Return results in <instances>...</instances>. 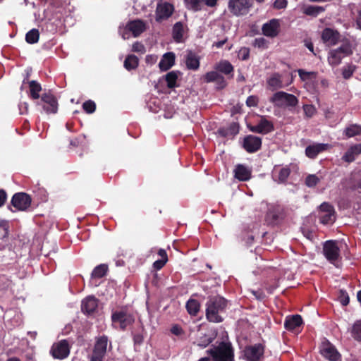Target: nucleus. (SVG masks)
Segmentation results:
<instances>
[{"label":"nucleus","mask_w":361,"mask_h":361,"mask_svg":"<svg viewBox=\"0 0 361 361\" xmlns=\"http://www.w3.org/2000/svg\"><path fill=\"white\" fill-rule=\"evenodd\" d=\"M206 317L209 322H221L222 314L227 307V301L221 296H215L209 299L206 304Z\"/></svg>","instance_id":"nucleus-1"},{"label":"nucleus","mask_w":361,"mask_h":361,"mask_svg":"<svg viewBox=\"0 0 361 361\" xmlns=\"http://www.w3.org/2000/svg\"><path fill=\"white\" fill-rule=\"evenodd\" d=\"M185 6L188 9L192 10L194 11H200L201 2L200 0H185Z\"/></svg>","instance_id":"nucleus-45"},{"label":"nucleus","mask_w":361,"mask_h":361,"mask_svg":"<svg viewBox=\"0 0 361 361\" xmlns=\"http://www.w3.org/2000/svg\"><path fill=\"white\" fill-rule=\"evenodd\" d=\"M36 105L42 106L47 114H56L58 110L57 100L50 92L43 93L40 100L36 102Z\"/></svg>","instance_id":"nucleus-6"},{"label":"nucleus","mask_w":361,"mask_h":361,"mask_svg":"<svg viewBox=\"0 0 361 361\" xmlns=\"http://www.w3.org/2000/svg\"><path fill=\"white\" fill-rule=\"evenodd\" d=\"M185 64L188 69L197 70L200 67V58L197 54L192 51H188L185 56Z\"/></svg>","instance_id":"nucleus-25"},{"label":"nucleus","mask_w":361,"mask_h":361,"mask_svg":"<svg viewBox=\"0 0 361 361\" xmlns=\"http://www.w3.org/2000/svg\"><path fill=\"white\" fill-rule=\"evenodd\" d=\"M108 271V267L105 264H101L93 269L91 277L92 279H100L104 276Z\"/></svg>","instance_id":"nucleus-36"},{"label":"nucleus","mask_w":361,"mask_h":361,"mask_svg":"<svg viewBox=\"0 0 361 361\" xmlns=\"http://www.w3.org/2000/svg\"><path fill=\"white\" fill-rule=\"evenodd\" d=\"M228 6L233 15L239 16L248 13L251 4L250 0H229Z\"/></svg>","instance_id":"nucleus-9"},{"label":"nucleus","mask_w":361,"mask_h":361,"mask_svg":"<svg viewBox=\"0 0 361 361\" xmlns=\"http://www.w3.org/2000/svg\"><path fill=\"white\" fill-rule=\"evenodd\" d=\"M319 182V178L314 174L307 176L305 179V184L309 188L314 187Z\"/></svg>","instance_id":"nucleus-49"},{"label":"nucleus","mask_w":361,"mask_h":361,"mask_svg":"<svg viewBox=\"0 0 361 361\" xmlns=\"http://www.w3.org/2000/svg\"><path fill=\"white\" fill-rule=\"evenodd\" d=\"M107 343H108L107 336H103L97 340L94 348L98 351H100V352L106 354Z\"/></svg>","instance_id":"nucleus-40"},{"label":"nucleus","mask_w":361,"mask_h":361,"mask_svg":"<svg viewBox=\"0 0 361 361\" xmlns=\"http://www.w3.org/2000/svg\"><path fill=\"white\" fill-rule=\"evenodd\" d=\"M174 11L173 6L168 2L161 1L157 4L155 11V20L161 22L170 18Z\"/></svg>","instance_id":"nucleus-10"},{"label":"nucleus","mask_w":361,"mask_h":361,"mask_svg":"<svg viewBox=\"0 0 361 361\" xmlns=\"http://www.w3.org/2000/svg\"><path fill=\"white\" fill-rule=\"evenodd\" d=\"M290 171L288 167L281 168L279 171L278 176V182L283 183L286 181L287 178L290 176Z\"/></svg>","instance_id":"nucleus-46"},{"label":"nucleus","mask_w":361,"mask_h":361,"mask_svg":"<svg viewBox=\"0 0 361 361\" xmlns=\"http://www.w3.org/2000/svg\"><path fill=\"white\" fill-rule=\"evenodd\" d=\"M343 58L344 56L339 54L338 51L333 49L329 53L328 61L331 66H336L341 63Z\"/></svg>","instance_id":"nucleus-33"},{"label":"nucleus","mask_w":361,"mask_h":361,"mask_svg":"<svg viewBox=\"0 0 361 361\" xmlns=\"http://www.w3.org/2000/svg\"><path fill=\"white\" fill-rule=\"evenodd\" d=\"M8 234V223L7 221L0 219V239L4 238Z\"/></svg>","instance_id":"nucleus-47"},{"label":"nucleus","mask_w":361,"mask_h":361,"mask_svg":"<svg viewBox=\"0 0 361 361\" xmlns=\"http://www.w3.org/2000/svg\"><path fill=\"white\" fill-rule=\"evenodd\" d=\"M320 353L329 361H339L341 355L336 348L329 341L323 342L320 346Z\"/></svg>","instance_id":"nucleus-14"},{"label":"nucleus","mask_w":361,"mask_h":361,"mask_svg":"<svg viewBox=\"0 0 361 361\" xmlns=\"http://www.w3.org/2000/svg\"><path fill=\"white\" fill-rule=\"evenodd\" d=\"M132 50L135 52L143 54L145 52V47L142 43L136 42L133 44Z\"/></svg>","instance_id":"nucleus-56"},{"label":"nucleus","mask_w":361,"mask_h":361,"mask_svg":"<svg viewBox=\"0 0 361 361\" xmlns=\"http://www.w3.org/2000/svg\"><path fill=\"white\" fill-rule=\"evenodd\" d=\"M29 87L30 97L32 99H39V98L41 99L39 92L42 91V86L39 82H37L36 80H31L29 82Z\"/></svg>","instance_id":"nucleus-29"},{"label":"nucleus","mask_w":361,"mask_h":361,"mask_svg":"<svg viewBox=\"0 0 361 361\" xmlns=\"http://www.w3.org/2000/svg\"><path fill=\"white\" fill-rule=\"evenodd\" d=\"M262 31L264 35L274 38L280 31V22L279 19H271L262 25Z\"/></svg>","instance_id":"nucleus-15"},{"label":"nucleus","mask_w":361,"mask_h":361,"mask_svg":"<svg viewBox=\"0 0 361 361\" xmlns=\"http://www.w3.org/2000/svg\"><path fill=\"white\" fill-rule=\"evenodd\" d=\"M204 80L206 82H212L216 81L219 84L222 85V86L224 85V78L219 75L216 71H210L204 75Z\"/></svg>","instance_id":"nucleus-30"},{"label":"nucleus","mask_w":361,"mask_h":361,"mask_svg":"<svg viewBox=\"0 0 361 361\" xmlns=\"http://www.w3.org/2000/svg\"><path fill=\"white\" fill-rule=\"evenodd\" d=\"M98 306V300L94 296H88L85 298L81 304V310L82 312L87 314L93 313Z\"/></svg>","instance_id":"nucleus-19"},{"label":"nucleus","mask_w":361,"mask_h":361,"mask_svg":"<svg viewBox=\"0 0 361 361\" xmlns=\"http://www.w3.org/2000/svg\"><path fill=\"white\" fill-rule=\"evenodd\" d=\"M361 154V144L352 145L342 157V159L348 163L353 162L357 156Z\"/></svg>","instance_id":"nucleus-23"},{"label":"nucleus","mask_w":361,"mask_h":361,"mask_svg":"<svg viewBox=\"0 0 361 361\" xmlns=\"http://www.w3.org/2000/svg\"><path fill=\"white\" fill-rule=\"evenodd\" d=\"M279 216V209L275 205L269 206L268 211L267 213V221L269 224H275Z\"/></svg>","instance_id":"nucleus-31"},{"label":"nucleus","mask_w":361,"mask_h":361,"mask_svg":"<svg viewBox=\"0 0 361 361\" xmlns=\"http://www.w3.org/2000/svg\"><path fill=\"white\" fill-rule=\"evenodd\" d=\"M6 200V193L4 190H0V207L4 205Z\"/></svg>","instance_id":"nucleus-64"},{"label":"nucleus","mask_w":361,"mask_h":361,"mask_svg":"<svg viewBox=\"0 0 361 361\" xmlns=\"http://www.w3.org/2000/svg\"><path fill=\"white\" fill-rule=\"evenodd\" d=\"M342 185L345 190L356 191L361 193V178L355 180L352 176L345 178L342 181Z\"/></svg>","instance_id":"nucleus-22"},{"label":"nucleus","mask_w":361,"mask_h":361,"mask_svg":"<svg viewBox=\"0 0 361 361\" xmlns=\"http://www.w3.org/2000/svg\"><path fill=\"white\" fill-rule=\"evenodd\" d=\"M351 334L354 339L361 342V320L356 322L353 324Z\"/></svg>","instance_id":"nucleus-43"},{"label":"nucleus","mask_w":361,"mask_h":361,"mask_svg":"<svg viewBox=\"0 0 361 361\" xmlns=\"http://www.w3.org/2000/svg\"><path fill=\"white\" fill-rule=\"evenodd\" d=\"M355 66L353 65H348L343 68V76L344 78L348 79L350 78L355 71Z\"/></svg>","instance_id":"nucleus-53"},{"label":"nucleus","mask_w":361,"mask_h":361,"mask_svg":"<svg viewBox=\"0 0 361 361\" xmlns=\"http://www.w3.org/2000/svg\"><path fill=\"white\" fill-rule=\"evenodd\" d=\"M184 27L181 22H177L174 24L172 30V36L174 41L177 43L183 42Z\"/></svg>","instance_id":"nucleus-27"},{"label":"nucleus","mask_w":361,"mask_h":361,"mask_svg":"<svg viewBox=\"0 0 361 361\" xmlns=\"http://www.w3.org/2000/svg\"><path fill=\"white\" fill-rule=\"evenodd\" d=\"M298 72L302 80H306L310 78V75H315L314 72H307L302 69H299Z\"/></svg>","instance_id":"nucleus-59"},{"label":"nucleus","mask_w":361,"mask_h":361,"mask_svg":"<svg viewBox=\"0 0 361 361\" xmlns=\"http://www.w3.org/2000/svg\"><path fill=\"white\" fill-rule=\"evenodd\" d=\"M325 11L324 7L321 6L308 5L302 8V13L309 16L317 17L319 14Z\"/></svg>","instance_id":"nucleus-28"},{"label":"nucleus","mask_w":361,"mask_h":361,"mask_svg":"<svg viewBox=\"0 0 361 361\" xmlns=\"http://www.w3.org/2000/svg\"><path fill=\"white\" fill-rule=\"evenodd\" d=\"M238 56L239 58L243 61L247 60L250 56L249 49L246 47L241 48L240 50L239 51Z\"/></svg>","instance_id":"nucleus-57"},{"label":"nucleus","mask_w":361,"mask_h":361,"mask_svg":"<svg viewBox=\"0 0 361 361\" xmlns=\"http://www.w3.org/2000/svg\"><path fill=\"white\" fill-rule=\"evenodd\" d=\"M215 68L226 75H228L233 71V66L232 64L226 60H222L215 66Z\"/></svg>","instance_id":"nucleus-32"},{"label":"nucleus","mask_w":361,"mask_h":361,"mask_svg":"<svg viewBox=\"0 0 361 361\" xmlns=\"http://www.w3.org/2000/svg\"><path fill=\"white\" fill-rule=\"evenodd\" d=\"M105 354L94 348L90 361H103Z\"/></svg>","instance_id":"nucleus-55"},{"label":"nucleus","mask_w":361,"mask_h":361,"mask_svg":"<svg viewBox=\"0 0 361 361\" xmlns=\"http://www.w3.org/2000/svg\"><path fill=\"white\" fill-rule=\"evenodd\" d=\"M213 361H233V350L229 343L221 342L217 347L207 351Z\"/></svg>","instance_id":"nucleus-3"},{"label":"nucleus","mask_w":361,"mask_h":361,"mask_svg":"<svg viewBox=\"0 0 361 361\" xmlns=\"http://www.w3.org/2000/svg\"><path fill=\"white\" fill-rule=\"evenodd\" d=\"M328 147V144L313 143L306 147L305 154L310 159H314L319 153L326 150Z\"/></svg>","instance_id":"nucleus-18"},{"label":"nucleus","mask_w":361,"mask_h":361,"mask_svg":"<svg viewBox=\"0 0 361 361\" xmlns=\"http://www.w3.org/2000/svg\"><path fill=\"white\" fill-rule=\"evenodd\" d=\"M138 58L135 55H128L124 61V67L128 71L135 69L138 66Z\"/></svg>","instance_id":"nucleus-37"},{"label":"nucleus","mask_w":361,"mask_h":361,"mask_svg":"<svg viewBox=\"0 0 361 361\" xmlns=\"http://www.w3.org/2000/svg\"><path fill=\"white\" fill-rule=\"evenodd\" d=\"M258 104V98L255 95L249 96L246 100V104L249 107L256 106Z\"/></svg>","instance_id":"nucleus-58"},{"label":"nucleus","mask_w":361,"mask_h":361,"mask_svg":"<svg viewBox=\"0 0 361 361\" xmlns=\"http://www.w3.org/2000/svg\"><path fill=\"white\" fill-rule=\"evenodd\" d=\"M267 84L272 90L280 89L283 87L280 75L278 73L273 74L267 80Z\"/></svg>","instance_id":"nucleus-34"},{"label":"nucleus","mask_w":361,"mask_h":361,"mask_svg":"<svg viewBox=\"0 0 361 361\" xmlns=\"http://www.w3.org/2000/svg\"><path fill=\"white\" fill-rule=\"evenodd\" d=\"M338 32L331 28L324 29L322 34L323 42L329 46L335 45L338 42Z\"/></svg>","instance_id":"nucleus-20"},{"label":"nucleus","mask_w":361,"mask_h":361,"mask_svg":"<svg viewBox=\"0 0 361 361\" xmlns=\"http://www.w3.org/2000/svg\"><path fill=\"white\" fill-rule=\"evenodd\" d=\"M303 111L307 118H311L316 113V108L312 104H305L303 106Z\"/></svg>","instance_id":"nucleus-52"},{"label":"nucleus","mask_w":361,"mask_h":361,"mask_svg":"<svg viewBox=\"0 0 361 361\" xmlns=\"http://www.w3.org/2000/svg\"><path fill=\"white\" fill-rule=\"evenodd\" d=\"M167 260H168V259H158L154 262L153 266L155 269H160L165 265Z\"/></svg>","instance_id":"nucleus-61"},{"label":"nucleus","mask_w":361,"mask_h":361,"mask_svg":"<svg viewBox=\"0 0 361 361\" xmlns=\"http://www.w3.org/2000/svg\"><path fill=\"white\" fill-rule=\"evenodd\" d=\"M18 106L20 114H26L27 113L29 105L27 102H21Z\"/></svg>","instance_id":"nucleus-62"},{"label":"nucleus","mask_w":361,"mask_h":361,"mask_svg":"<svg viewBox=\"0 0 361 361\" xmlns=\"http://www.w3.org/2000/svg\"><path fill=\"white\" fill-rule=\"evenodd\" d=\"M82 108L87 114H92L95 111L96 105L94 102L88 100L83 103Z\"/></svg>","instance_id":"nucleus-51"},{"label":"nucleus","mask_w":361,"mask_h":361,"mask_svg":"<svg viewBox=\"0 0 361 361\" xmlns=\"http://www.w3.org/2000/svg\"><path fill=\"white\" fill-rule=\"evenodd\" d=\"M345 134L348 137L361 135V126L352 124L345 129Z\"/></svg>","instance_id":"nucleus-39"},{"label":"nucleus","mask_w":361,"mask_h":361,"mask_svg":"<svg viewBox=\"0 0 361 361\" xmlns=\"http://www.w3.org/2000/svg\"><path fill=\"white\" fill-rule=\"evenodd\" d=\"M39 33L37 29L33 28L25 35V40L28 44H35L38 42Z\"/></svg>","instance_id":"nucleus-41"},{"label":"nucleus","mask_w":361,"mask_h":361,"mask_svg":"<svg viewBox=\"0 0 361 361\" xmlns=\"http://www.w3.org/2000/svg\"><path fill=\"white\" fill-rule=\"evenodd\" d=\"M287 4V0H275L274 2V7L277 9H283L286 8Z\"/></svg>","instance_id":"nucleus-60"},{"label":"nucleus","mask_w":361,"mask_h":361,"mask_svg":"<svg viewBox=\"0 0 361 361\" xmlns=\"http://www.w3.org/2000/svg\"><path fill=\"white\" fill-rule=\"evenodd\" d=\"M239 131V126L235 123H232L230 124L228 128H221L219 130V133L222 135L223 136H229L232 135L234 136L236 134L238 133Z\"/></svg>","instance_id":"nucleus-38"},{"label":"nucleus","mask_w":361,"mask_h":361,"mask_svg":"<svg viewBox=\"0 0 361 361\" xmlns=\"http://www.w3.org/2000/svg\"><path fill=\"white\" fill-rule=\"evenodd\" d=\"M51 353L54 358L62 360L67 357L70 353V348L66 340L54 343L51 348Z\"/></svg>","instance_id":"nucleus-12"},{"label":"nucleus","mask_w":361,"mask_h":361,"mask_svg":"<svg viewBox=\"0 0 361 361\" xmlns=\"http://www.w3.org/2000/svg\"><path fill=\"white\" fill-rule=\"evenodd\" d=\"M186 309L190 314L196 315L200 310V304L197 300L190 299L186 303Z\"/></svg>","instance_id":"nucleus-42"},{"label":"nucleus","mask_w":361,"mask_h":361,"mask_svg":"<svg viewBox=\"0 0 361 361\" xmlns=\"http://www.w3.org/2000/svg\"><path fill=\"white\" fill-rule=\"evenodd\" d=\"M11 204L18 210L25 211L30 206L31 198L26 193L18 192L13 196Z\"/></svg>","instance_id":"nucleus-13"},{"label":"nucleus","mask_w":361,"mask_h":361,"mask_svg":"<svg viewBox=\"0 0 361 361\" xmlns=\"http://www.w3.org/2000/svg\"><path fill=\"white\" fill-rule=\"evenodd\" d=\"M302 323V317L298 314H295L286 317L284 322V326L287 330H294L297 327L300 326Z\"/></svg>","instance_id":"nucleus-26"},{"label":"nucleus","mask_w":361,"mask_h":361,"mask_svg":"<svg viewBox=\"0 0 361 361\" xmlns=\"http://www.w3.org/2000/svg\"><path fill=\"white\" fill-rule=\"evenodd\" d=\"M111 320L114 323H119L120 328L124 330L134 322V317L126 310H121L112 313Z\"/></svg>","instance_id":"nucleus-8"},{"label":"nucleus","mask_w":361,"mask_h":361,"mask_svg":"<svg viewBox=\"0 0 361 361\" xmlns=\"http://www.w3.org/2000/svg\"><path fill=\"white\" fill-rule=\"evenodd\" d=\"M147 24L145 21L140 19H136L129 21L123 32L121 29L119 32L122 37L126 39L128 38V36H126L128 35L126 32L127 31L130 32L134 37H137L147 30Z\"/></svg>","instance_id":"nucleus-5"},{"label":"nucleus","mask_w":361,"mask_h":361,"mask_svg":"<svg viewBox=\"0 0 361 361\" xmlns=\"http://www.w3.org/2000/svg\"><path fill=\"white\" fill-rule=\"evenodd\" d=\"M175 63V54L173 52L165 53L159 63V68L166 71L170 69Z\"/></svg>","instance_id":"nucleus-24"},{"label":"nucleus","mask_w":361,"mask_h":361,"mask_svg":"<svg viewBox=\"0 0 361 361\" xmlns=\"http://www.w3.org/2000/svg\"><path fill=\"white\" fill-rule=\"evenodd\" d=\"M234 177L241 181L248 180L251 178V170L243 164H238L234 169Z\"/></svg>","instance_id":"nucleus-21"},{"label":"nucleus","mask_w":361,"mask_h":361,"mask_svg":"<svg viewBox=\"0 0 361 361\" xmlns=\"http://www.w3.org/2000/svg\"><path fill=\"white\" fill-rule=\"evenodd\" d=\"M262 145V140L260 137L255 135H247L244 138L243 147L250 153H253L259 150Z\"/></svg>","instance_id":"nucleus-16"},{"label":"nucleus","mask_w":361,"mask_h":361,"mask_svg":"<svg viewBox=\"0 0 361 361\" xmlns=\"http://www.w3.org/2000/svg\"><path fill=\"white\" fill-rule=\"evenodd\" d=\"M269 101L277 107L288 108L290 110L298 104V99L295 95L283 91L274 93Z\"/></svg>","instance_id":"nucleus-2"},{"label":"nucleus","mask_w":361,"mask_h":361,"mask_svg":"<svg viewBox=\"0 0 361 361\" xmlns=\"http://www.w3.org/2000/svg\"><path fill=\"white\" fill-rule=\"evenodd\" d=\"M244 357L247 361H258L264 355V348L260 343L247 346L244 350Z\"/></svg>","instance_id":"nucleus-11"},{"label":"nucleus","mask_w":361,"mask_h":361,"mask_svg":"<svg viewBox=\"0 0 361 361\" xmlns=\"http://www.w3.org/2000/svg\"><path fill=\"white\" fill-rule=\"evenodd\" d=\"M213 341V338L206 334H204L202 336H200L195 343L201 347L205 348L209 345Z\"/></svg>","instance_id":"nucleus-44"},{"label":"nucleus","mask_w":361,"mask_h":361,"mask_svg":"<svg viewBox=\"0 0 361 361\" xmlns=\"http://www.w3.org/2000/svg\"><path fill=\"white\" fill-rule=\"evenodd\" d=\"M339 300L343 306H346L349 303V296L345 290H340Z\"/></svg>","instance_id":"nucleus-54"},{"label":"nucleus","mask_w":361,"mask_h":361,"mask_svg":"<svg viewBox=\"0 0 361 361\" xmlns=\"http://www.w3.org/2000/svg\"><path fill=\"white\" fill-rule=\"evenodd\" d=\"M268 41L264 37L256 38L253 42L254 47L259 49H267L268 47Z\"/></svg>","instance_id":"nucleus-50"},{"label":"nucleus","mask_w":361,"mask_h":361,"mask_svg":"<svg viewBox=\"0 0 361 361\" xmlns=\"http://www.w3.org/2000/svg\"><path fill=\"white\" fill-rule=\"evenodd\" d=\"M250 130L253 133L265 135L274 130V126L271 121L262 118L257 125L250 126Z\"/></svg>","instance_id":"nucleus-17"},{"label":"nucleus","mask_w":361,"mask_h":361,"mask_svg":"<svg viewBox=\"0 0 361 361\" xmlns=\"http://www.w3.org/2000/svg\"><path fill=\"white\" fill-rule=\"evenodd\" d=\"M133 341L135 344L140 345L143 341V336L140 334H136L133 336Z\"/></svg>","instance_id":"nucleus-63"},{"label":"nucleus","mask_w":361,"mask_h":361,"mask_svg":"<svg viewBox=\"0 0 361 361\" xmlns=\"http://www.w3.org/2000/svg\"><path fill=\"white\" fill-rule=\"evenodd\" d=\"M179 75V71H172L165 75V80L169 88H173L177 85L176 82Z\"/></svg>","instance_id":"nucleus-35"},{"label":"nucleus","mask_w":361,"mask_h":361,"mask_svg":"<svg viewBox=\"0 0 361 361\" xmlns=\"http://www.w3.org/2000/svg\"><path fill=\"white\" fill-rule=\"evenodd\" d=\"M323 254L332 264L336 265L340 259V249L336 240H326L323 244Z\"/></svg>","instance_id":"nucleus-4"},{"label":"nucleus","mask_w":361,"mask_h":361,"mask_svg":"<svg viewBox=\"0 0 361 361\" xmlns=\"http://www.w3.org/2000/svg\"><path fill=\"white\" fill-rule=\"evenodd\" d=\"M335 50L338 51L344 57L352 54L351 46L349 44H343Z\"/></svg>","instance_id":"nucleus-48"},{"label":"nucleus","mask_w":361,"mask_h":361,"mask_svg":"<svg viewBox=\"0 0 361 361\" xmlns=\"http://www.w3.org/2000/svg\"><path fill=\"white\" fill-rule=\"evenodd\" d=\"M319 219L322 224H332L336 219L333 206L327 202H323L319 206Z\"/></svg>","instance_id":"nucleus-7"}]
</instances>
